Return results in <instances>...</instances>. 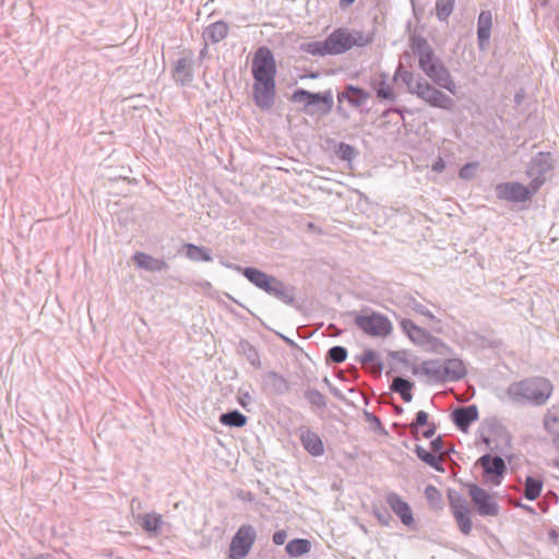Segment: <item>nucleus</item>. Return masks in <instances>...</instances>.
Masks as SVG:
<instances>
[{
	"instance_id": "obj_16",
	"label": "nucleus",
	"mask_w": 559,
	"mask_h": 559,
	"mask_svg": "<svg viewBox=\"0 0 559 559\" xmlns=\"http://www.w3.org/2000/svg\"><path fill=\"white\" fill-rule=\"evenodd\" d=\"M329 55L336 56L350 50L349 29L340 27L326 36Z\"/></svg>"
},
{
	"instance_id": "obj_12",
	"label": "nucleus",
	"mask_w": 559,
	"mask_h": 559,
	"mask_svg": "<svg viewBox=\"0 0 559 559\" xmlns=\"http://www.w3.org/2000/svg\"><path fill=\"white\" fill-rule=\"evenodd\" d=\"M497 197L500 200L510 202H525L528 201L538 190H533V186H524L520 182H506L499 183L496 187Z\"/></svg>"
},
{
	"instance_id": "obj_39",
	"label": "nucleus",
	"mask_w": 559,
	"mask_h": 559,
	"mask_svg": "<svg viewBox=\"0 0 559 559\" xmlns=\"http://www.w3.org/2000/svg\"><path fill=\"white\" fill-rule=\"evenodd\" d=\"M455 5V0H437L436 1V15L440 22H445L452 14Z\"/></svg>"
},
{
	"instance_id": "obj_54",
	"label": "nucleus",
	"mask_w": 559,
	"mask_h": 559,
	"mask_svg": "<svg viewBox=\"0 0 559 559\" xmlns=\"http://www.w3.org/2000/svg\"><path fill=\"white\" fill-rule=\"evenodd\" d=\"M287 538V533L284 530L276 531L273 536L272 540L275 545H283Z\"/></svg>"
},
{
	"instance_id": "obj_29",
	"label": "nucleus",
	"mask_w": 559,
	"mask_h": 559,
	"mask_svg": "<svg viewBox=\"0 0 559 559\" xmlns=\"http://www.w3.org/2000/svg\"><path fill=\"white\" fill-rule=\"evenodd\" d=\"M414 383L403 377H395L390 385V389L399 393L401 399L408 403L413 399L412 389Z\"/></svg>"
},
{
	"instance_id": "obj_61",
	"label": "nucleus",
	"mask_w": 559,
	"mask_h": 559,
	"mask_svg": "<svg viewBox=\"0 0 559 559\" xmlns=\"http://www.w3.org/2000/svg\"><path fill=\"white\" fill-rule=\"evenodd\" d=\"M356 0H340L341 9H346L352 5Z\"/></svg>"
},
{
	"instance_id": "obj_23",
	"label": "nucleus",
	"mask_w": 559,
	"mask_h": 559,
	"mask_svg": "<svg viewBox=\"0 0 559 559\" xmlns=\"http://www.w3.org/2000/svg\"><path fill=\"white\" fill-rule=\"evenodd\" d=\"M174 80L181 86L189 85L193 81V62L191 58H180L175 62L173 71Z\"/></svg>"
},
{
	"instance_id": "obj_26",
	"label": "nucleus",
	"mask_w": 559,
	"mask_h": 559,
	"mask_svg": "<svg viewBox=\"0 0 559 559\" xmlns=\"http://www.w3.org/2000/svg\"><path fill=\"white\" fill-rule=\"evenodd\" d=\"M445 382L459 381L466 374L464 362L459 358H449L443 361Z\"/></svg>"
},
{
	"instance_id": "obj_35",
	"label": "nucleus",
	"mask_w": 559,
	"mask_h": 559,
	"mask_svg": "<svg viewBox=\"0 0 559 559\" xmlns=\"http://www.w3.org/2000/svg\"><path fill=\"white\" fill-rule=\"evenodd\" d=\"M238 350L247 358L251 366L255 368H259L261 366L260 355L258 350L248 341H240Z\"/></svg>"
},
{
	"instance_id": "obj_47",
	"label": "nucleus",
	"mask_w": 559,
	"mask_h": 559,
	"mask_svg": "<svg viewBox=\"0 0 559 559\" xmlns=\"http://www.w3.org/2000/svg\"><path fill=\"white\" fill-rule=\"evenodd\" d=\"M371 35H366L361 31H349V43H350V49L355 46L357 47H365L369 45L372 41Z\"/></svg>"
},
{
	"instance_id": "obj_10",
	"label": "nucleus",
	"mask_w": 559,
	"mask_h": 559,
	"mask_svg": "<svg viewBox=\"0 0 559 559\" xmlns=\"http://www.w3.org/2000/svg\"><path fill=\"white\" fill-rule=\"evenodd\" d=\"M257 539V531L252 525H241L230 543V557L233 559L245 558Z\"/></svg>"
},
{
	"instance_id": "obj_11",
	"label": "nucleus",
	"mask_w": 559,
	"mask_h": 559,
	"mask_svg": "<svg viewBox=\"0 0 559 559\" xmlns=\"http://www.w3.org/2000/svg\"><path fill=\"white\" fill-rule=\"evenodd\" d=\"M477 465L483 468V476L488 483L499 486L507 472V464L499 455L484 454L477 460Z\"/></svg>"
},
{
	"instance_id": "obj_43",
	"label": "nucleus",
	"mask_w": 559,
	"mask_h": 559,
	"mask_svg": "<svg viewBox=\"0 0 559 559\" xmlns=\"http://www.w3.org/2000/svg\"><path fill=\"white\" fill-rule=\"evenodd\" d=\"M557 423H559V411H558L557 406H552L547 409V412L544 416V420H543L544 429L548 433L555 435L554 425Z\"/></svg>"
},
{
	"instance_id": "obj_17",
	"label": "nucleus",
	"mask_w": 559,
	"mask_h": 559,
	"mask_svg": "<svg viewBox=\"0 0 559 559\" xmlns=\"http://www.w3.org/2000/svg\"><path fill=\"white\" fill-rule=\"evenodd\" d=\"M298 432L301 445L310 455L321 456L324 454L323 441L317 432L305 426L299 427Z\"/></svg>"
},
{
	"instance_id": "obj_44",
	"label": "nucleus",
	"mask_w": 559,
	"mask_h": 559,
	"mask_svg": "<svg viewBox=\"0 0 559 559\" xmlns=\"http://www.w3.org/2000/svg\"><path fill=\"white\" fill-rule=\"evenodd\" d=\"M425 497L429 503V506L433 509L442 508V496L437 487L433 485H428L425 488Z\"/></svg>"
},
{
	"instance_id": "obj_57",
	"label": "nucleus",
	"mask_w": 559,
	"mask_h": 559,
	"mask_svg": "<svg viewBox=\"0 0 559 559\" xmlns=\"http://www.w3.org/2000/svg\"><path fill=\"white\" fill-rule=\"evenodd\" d=\"M437 427L435 424H428L427 429L423 431V437L426 439H430L436 433Z\"/></svg>"
},
{
	"instance_id": "obj_62",
	"label": "nucleus",
	"mask_w": 559,
	"mask_h": 559,
	"mask_svg": "<svg viewBox=\"0 0 559 559\" xmlns=\"http://www.w3.org/2000/svg\"><path fill=\"white\" fill-rule=\"evenodd\" d=\"M552 444L554 447L557 449V451L559 452V432L552 435Z\"/></svg>"
},
{
	"instance_id": "obj_41",
	"label": "nucleus",
	"mask_w": 559,
	"mask_h": 559,
	"mask_svg": "<svg viewBox=\"0 0 559 559\" xmlns=\"http://www.w3.org/2000/svg\"><path fill=\"white\" fill-rule=\"evenodd\" d=\"M453 516L459 525L460 531L464 535H469L472 531L469 510L454 512Z\"/></svg>"
},
{
	"instance_id": "obj_50",
	"label": "nucleus",
	"mask_w": 559,
	"mask_h": 559,
	"mask_svg": "<svg viewBox=\"0 0 559 559\" xmlns=\"http://www.w3.org/2000/svg\"><path fill=\"white\" fill-rule=\"evenodd\" d=\"M425 425H428V414L425 411H419L416 413L414 421L409 425V429L416 439H418L419 427Z\"/></svg>"
},
{
	"instance_id": "obj_2",
	"label": "nucleus",
	"mask_w": 559,
	"mask_h": 559,
	"mask_svg": "<svg viewBox=\"0 0 559 559\" xmlns=\"http://www.w3.org/2000/svg\"><path fill=\"white\" fill-rule=\"evenodd\" d=\"M227 267L242 274L252 285L263 290L267 295L276 298L285 305H294L295 302V288L278 280L273 275L253 267H242L238 264H227Z\"/></svg>"
},
{
	"instance_id": "obj_52",
	"label": "nucleus",
	"mask_w": 559,
	"mask_h": 559,
	"mask_svg": "<svg viewBox=\"0 0 559 559\" xmlns=\"http://www.w3.org/2000/svg\"><path fill=\"white\" fill-rule=\"evenodd\" d=\"M389 356L392 359H394V360H396V361H399V362H401V364H403L405 366H408V359H407L408 354H407L406 350L390 352Z\"/></svg>"
},
{
	"instance_id": "obj_25",
	"label": "nucleus",
	"mask_w": 559,
	"mask_h": 559,
	"mask_svg": "<svg viewBox=\"0 0 559 559\" xmlns=\"http://www.w3.org/2000/svg\"><path fill=\"white\" fill-rule=\"evenodd\" d=\"M138 519L150 537H157L165 524L163 516L155 512L140 514Z\"/></svg>"
},
{
	"instance_id": "obj_24",
	"label": "nucleus",
	"mask_w": 559,
	"mask_h": 559,
	"mask_svg": "<svg viewBox=\"0 0 559 559\" xmlns=\"http://www.w3.org/2000/svg\"><path fill=\"white\" fill-rule=\"evenodd\" d=\"M263 386L276 395H283L289 391V382L275 371H267L262 378Z\"/></svg>"
},
{
	"instance_id": "obj_9",
	"label": "nucleus",
	"mask_w": 559,
	"mask_h": 559,
	"mask_svg": "<svg viewBox=\"0 0 559 559\" xmlns=\"http://www.w3.org/2000/svg\"><path fill=\"white\" fill-rule=\"evenodd\" d=\"M468 495L480 516H497L499 514L500 507L498 502L484 488L471 484L468 485Z\"/></svg>"
},
{
	"instance_id": "obj_58",
	"label": "nucleus",
	"mask_w": 559,
	"mask_h": 559,
	"mask_svg": "<svg viewBox=\"0 0 559 559\" xmlns=\"http://www.w3.org/2000/svg\"><path fill=\"white\" fill-rule=\"evenodd\" d=\"M432 170L436 171V173H442L445 168V163L444 160L439 157L438 160H436L433 164H432Z\"/></svg>"
},
{
	"instance_id": "obj_36",
	"label": "nucleus",
	"mask_w": 559,
	"mask_h": 559,
	"mask_svg": "<svg viewBox=\"0 0 559 559\" xmlns=\"http://www.w3.org/2000/svg\"><path fill=\"white\" fill-rule=\"evenodd\" d=\"M381 80L376 85V94L377 97L384 100L394 102L396 96L391 87V85L386 82V74H380Z\"/></svg>"
},
{
	"instance_id": "obj_38",
	"label": "nucleus",
	"mask_w": 559,
	"mask_h": 559,
	"mask_svg": "<svg viewBox=\"0 0 559 559\" xmlns=\"http://www.w3.org/2000/svg\"><path fill=\"white\" fill-rule=\"evenodd\" d=\"M396 78H401L403 83L407 86L408 93L415 95L417 81L415 80V74L412 71L405 70L403 64L400 63L394 74V79Z\"/></svg>"
},
{
	"instance_id": "obj_53",
	"label": "nucleus",
	"mask_w": 559,
	"mask_h": 559,
	"mask_svg": "<svg viewBox=\"0 0 559 559\" xmlns=\"http://www.w3.org/2000/svg\"><path fill=\"white\" fill-rule=\"evenodd\" d=\"M374 515L377 516L378 521L381 524H383L385 526L390 525L391 515L385 509L384 510H376Z\"/></svg>"
},
{
	"instance_id": "obj_34",
	"label": "nucleus",
	"mask_w": 559,
	"mask_h": 559,
	"mask_svg": "<svg viewBox=\"0 0 559 559\" xmlns=\"http://www.w3.org/2000/svg\"><path fill=\"white\" fill-rule=\"evenodd\" d=\"M543 481L533 476H527L524 481V497L530 500H536L542 492Z\"/></svg>"
},
{
	"instance_id": "obj_13",
	"label": "nucleus",
	"mask_w": 559,
	"mask_h": 559,
	"mask_svg": "<svg viewBox=\"0 0 559 559\" xmlns=\"http://www.w3.org/2000/svg\"><path fill=\"white\" fill-rule=\"evenodd\" d=\"M411 47L414 53L418 56L419 68L424 73L428 71L429 67H433L442 61L436 56L433 48L421 35L414 34L411 37Z\"/></svg>"
},
{
	"instance_id": "obj_21",
	"label": "nucleus",
	"mask_w": 559,
	"mask_h": 559,
	"mask_svg": "<svg viewBox=\"0 0 559 559\" xmlns=\"http://www.w3.org/2000/svg\"><path fill=\"white\" fill-rule=\"evenodd\" d=\"M492 27V14L489 10H483L477 19V40L479 49L489 45Z\"/></svg>"
},
{
	"instance_id": "obj_5",
	"label": "nucleus",
	"mask_w": 559,
	"mask_h": 559,
	"mask_svg": "<svg viewBox=\"0 0 559 559\" xmlns=\"http://www.w3.org/2000/svg\"><path fill=\"white\" fill-rule=\"evenodd\" d=\"M400 326L407 337L415 344L431 352H441L447 345L427 330L415 324L411 319L402 318Z\"/></svg>"
},
{
	"instance_id": "obj_49",
	"label": "nucleus",
	"mask_w": 559,
	"mask_h": 559,
	"mask_svg": "<svg viewBox=\"0 0 559 559\" xmlns=\"http://www.w3.org/2000/svg\"><path fill=\"white\" fill-rule=\"evenodd\" d=\"M406 306L408 308H411L412 310H414L415 312L428 318L429 320L438 322V320L436 319L433 313L426 306H424L421 302H419L415 298H409L406 301Z\"/></svg>"
},
{
	"instance_id": "obj_60",
	"label": "nucleus",
	"mask_w": 559,
	"mask_h": 559,
	"mask_svg": "<svg viewBox=\"0 0 559 559\" xmlns=\"http://www.w3.org/2000/svg\"><path fill=\"white\" fill-rule=\"evenodd\" d=\"M251 401V395L246 392L242 394V396L239 399V404L242 406V407H246L247 404Z\"/></svg>"
},
{
	"instance_id": "obj_19",
	"label": "nucleus",
	"mask_w": 559,
	"mask_h": 559,
	"mask_svg": "<svg viewBox=\"0 0 559 559\" xmlns=\"http://www.w3.org/2000/svg\"><path fill=\"white\" fill-rule=\"evenodd\" d=\"M385 500L404 525L411 526L414 524V516L409 504L404 501L396 492H389L385 497Z\"/></svg>"
},
{
	"instance_id": "obj_1",
	"label": "nucleus",
	"mask_w": 559,
	"mask_h": 559,
	"mask_svg": "<svg viewBox=\"0 0 559 559\" xmlns=\"http://www.w3.org/2000/svg\"><path fill=\"white\" fill-rule=\"evenodd\" d=\"M251 72L254 79V104L262 110H269L273 107L276 97V62L270 48L264 46L258 48L252 59Z\"/></svg>"
},
{
	"instance_id": "obj_31",
	"label": "nucleus",
	"mask_w": 559,
	"mask_h": 559,
	"mask_svg": "<svg viewBox=\"0 0 559 559\" xmlns=\"http://www.w3.org/2000/svg\"><path fill=\"white\" fill-rule=\"evenodd\" d=\"M247 416L237 409L223 413L219 416V423L224 426L241 428L247 424Z\"/></svg>"
},
{
	"instance_id": "obj_46",
	"label": "nucleus",
	"mask_w": 559,
	"mask_h": 559,
	"mask_svg": "<svg viewBox=\"0 0 559 559\" xmlns=\"http://www.w3.org/2000/svg\"><path fill=\"white\" fill-rule=\"evenodd\" d=\"M305 399L308 401L309 404L317 408H325L326 407V400L325 396L316 389H310L305 392Z\"/></svg>"
},
{
	"instance_id": "obj_3",
	"label": "nucleus",
	"mask_w": 559,
	"mask_h": 559,
	"mask_svg": "<svg viewBox=\"0 0 559 559\" xmlns=\"http://www.w3.org/2000/svg\"><path fill=\"white\" fill-rule=\"evenodd\" d=\"M551 393L552 384L545 378L526 379L508 388V395L512 401L536 406L546 404Z\"/></svg>"
},
{
	"instance_id": "obj_45",
	"label": "nucleus",
	"mask_w": 559,
	"mask_h": 559,
	"mask_svg": "<svg viewBox=\"0 0 559 559\" xmlns=\"http://www.w3.org/2000/svg\"><path fill=\"white\" fill-rule=\"evenodd\" d=\"M448 498L453 514L457 511L469 510L466 500L455 490H449Z\"/></svg>"
},
{
	"instance_id": "obj_4",
	"label": "nucleus",
	"mask_w": 559,
	"mask_h": 559,
	"mask_svg": "<svg viewBox=\"0 0 559 559\" xmlns=\"http://www.w3.org/2000/svg\"><path fill=\"white\" fill-rule=\"evenodd\" d=\"M292 100L304 104V112L309 116L326 115L331 111L334 104L331 90H326L323 93H313L304 88H297L292 95Z\"/></svg>"
},
{
	"instance_id": "obj_37",
	"label": "nucleus",
	"mask_w": 559,
	"mask_h": 559,
	"mask_svg": "<svg viewBox=\"0 0 559 559\" xmlns=\"http://www.w3.org/2000/svg\"><path fill=\"white\" fill-rule=\"evenodd\" d=\"M187 257L192 261H212V255L209 249L193 243L187 245Z\"/></svg>"
},
{
	"instance_id": "obj_15",
	"label": "nucleus",
	"mask_w": 559,
	"mask_h": 559,
	"mask_svg": "<svg viewBox=\"0 0 559 559\" xmlns=\"http://www.w3.org/2000/svg\"><path fill=\"white\" fill-rule=\"evenodd\" d=\"M412 372L415 376L423 374L429 381L443 383L445 382V374L443 372V362L438 359L425 360L420 365H414Z\"/></svg>"
},
{
	"instance_id": "obj_56",
	"label": "nucleus",
	"mask_w": 559,
	"mask_h": 559,
	"mask_svg": "<svg viewBox=\"0 0 559 559\" xmlns=\"http://www.w3.org/2000/svg\"><path fill=\"white\" fill-rule=\"evenodd\" d=\"M431 450L436 453H439L443 450V441L439 436L430 442Z\"/></svg>"
},
{
	"instance_id": "obj_7",
	"label": "nucleus",
	"mask_w": 559,
	"mask_h": 559,
	"mask_svg": "<svg viewBox=\"0 0 559 559\" xmlns=\"http://www.w3.org/2000/svg\"><path fill=\"white\" fill-rule=\"evenodd\" d=\"M554 163L549 152H538L526 167V176L531 178L533 190H539L546 182V175L552 169Z\"/></svg>"
},
{
	"instance_id": "obj_59",
	"label": "nucleus",
	"mask_w": 559,
	"mask_h": 559,
	"mask_svg": "<svg viewBox=\"0 0 559 559\" xmlns=\"http://www.w3.org/2000/svg\"><path fill=\"white\" fill-rule=\"evenodd\" d=\"M472 167L471 164H466L464 165L461 169H460V177L463 178V179H467L469 177V168Z\"/></svg>"
},
{
	"instance_id": "obj_63",
	"label": "nucleus",
	"mask_w": 559,
	"mask_h": 559,
	"mask_svg": "<svg viewBox=\"0 0 559 559\" xmlns=\"http://www.w3.org/2000/svg\"><path fill=\"white\" fill-rule=\"evenodd\" d=\"M518 507L523 509V510H525V511H527L528 513H532V514L535 513L534 508H532L530 506H526V504H523V503H519Z\"/></svg>"
},
{
	"instance_id": "obj_33",
	"label": "nucleus",
	"mask_w": 559,
	"mask_h": 559,
	"mask_svg": "<svg viewBox=\"0 0 559 559\" xmlns=\"http://www.w3.org/2000/svg\"><path fill=\"white\" fill-rule=\"evenodd\" d=\"M362 365H369L373 374L380 376L383 370V364L372 349H366L358 359Z\"/></svg>"
},
{
	"instance_id": "obj_32",
	"label": "nucleus",
	"mask_w": 559,
	"mask_h": 559,
	"mask_svg": "<svg viewBox=\"0 0 559 559\" xmlns=\"http://www.w3.org/2000/svg\"><path fill=\"white\" fill-rule=\"evenodd\" d=\"M415 452L418 459H420L423 462L435 468L437 472H444V466L439 456L430 453L419 444H416Z\"/></svg>"
},
{
	"instance_id": "obj_42",
	"label": "nucleus",
	"mask_w": 559,
	"mask_h": 559,
	"mask_svg": "<svg viewBox=\"0 0 559 559\" xmlns=\"http://www.w3.org/2000/svg\"><path fill=\"white\" fill-rule=\"evenodd\" d=\"M334 153L340 159L348 163L352 162L357 155L355 147L344 142H340L335 146Z\"/></svg>"
},
{
	"instance_id": "obj_18",
	"label": "nucleus",
	"mask_w": 559,
	"mask_h": 559,
	"mask_svg": "<svg viewBox=\"0 0 559 559\" xmlns=\"http://www.w3.org/2000/svg\"><path fill=\"white\" fill-rule=\"evenodd\" d=\"M454 425L463 432H466L472 423L478 419V408L475 404L456 407L451 413Z\"/></svg>"
},
{
	"instance_id": "obj_28",
	"label": "nucleus",
	"mask_w": 559,
	"mask_h": 559,
	"mask_svg": "<svg viewBox=\"0 0 559 559\" xmlns=\"http://www.w3.org/2000/svg\"><path fill=\"white\" fill-rule=\"evenodd\" d=\"M228 25L224 21H217L211 23L202 34L204 41L217 44L222 41L228 35Z\"/></svg>"
},
{
	"instance_id": "obj_14",
	"label": "nucleus",
	"mask_w": 559,
	"mask_h": 559,
	"mask_svg": "<svg viewBox=\"0 0 559 559\" xmlns=\"http://www.w3.org/2000/svg\"><path fill=\"white\" fill-rule=\"evenodd\" d=\"M425 74L439 87L447 90L451 94L457 93V86L442 61L433 67H429Z\"/></svg>"
},
{
	"instance_id": "obj_20",
	"label": "nucleus",
	"mask_w": 559,
	"mask_h": 559,
	"mask_svg": "<svg viewBox=\"0 0 559 559\" xmlns=\"http://www.w3.org/2000/svg\"><path fill=\"white\" fill-rule=\"evenodd\" d=\"M480 427L484 429L486 435L493 438L495 443L502 442L507 445L510 444L511 436L497 417L486 418L481 423Z\"/></svg>"
},
{
	"instance_id": "obj_48",
	"label": "nucleus",
	"mask_w": 559,
	"mask_h": 559,
	"mask_svg": "<svg viewBox=\"0 0 559 559\" xmlns=\"http://www.w3.org/2000/svg\"><path fill=\"white\" fill-rule=\"evenodd\" d=\"M346 358L347 349L340 345L331 347L326 354V360L334 364H342Z\"/></svg>"
},
{
	"instance_id": "obj_40",
	"label": "nucleus",
	"mask_w": 559,
	"mask_h": 559,
	"mask_svg": "<svg viewBox=\"0 0 559 559\" xmlns=\"http://www.w3.org/2000/svg\"><path fill=\"white\" fill-rule=\"evenodd\" d=\"M304 51L312 56L324 57L329 55L326 38L324 40H314L304 44Z\"/></svg>"
},
{
	"instance_id": "obj_51",
	"label": "nucleus",
	"mask_w": 559,
	"mask_h": 559,
	"mask_svg": "<svg viewBox=\"0 0 559 559\" xmlns=\"http://www.w3.org/2000/svg\"><path fill=\"white\" fill-rule=\"evenodd\" d=\"M478 432L480 440L483 441V443L486 444L487 448H489L492 451L498 450V443H496V445H492V443H495L493 438L489 435H486L481 427H479Z\"/></svg>"
},
{
	"instance_id": "obj_55",
	"label": "nucleus",
	"mask_w": 559,
	"mask_h": 559,
	"mask_svg": "<svg viewBox=\"0 0 559 559\" xmlns=\"http://www.w3.org/2000/svg\"><path fill=\"white\" fill-rule=\"evenodd\" d=\"M365 417H366L367 421L374 425L376 428L382 429V424H381V420L379 417H377L376 415H373L372 413H369V412H365Z\"/></svg>"
},
{
	"instance_id": "obj_6",
	"label": "nucleus",
	"mask_w": 559,
	"mask_h": 559,
	"mask_svg": "<svg viewBox=\"0 0 559 559\" xmlns=\"http://www.w3.org/2000/svg\"><path fill=\"white\" fill-rule=\"evenodd\" d=\"M355 324L364 333L376 337H385L391 334L393 329L391 321L385 316L374 311L356 314Z\"/></svg>"
},
{
	"instance_id": "obj_30",
	"label": "nucleus",
	"mask_w": 559,
	"mask_h": 559,
	"mask_svg": "<svg viewBox=\"0 0 559 559\" xmlns=\"http://www.w3.org/2000/svg\"><path fill=\"white\" fill-rule=\"evenodd\" d=\"M285 549L290 557L298 558L310 551L311 543L305 538H295L287 543Z\"/></svg>"
},
{
	"instance_id": "obj_27",
	"label": "nucleus",
	"mask_w": 559,
	"mask_h": 559,
	"mask_svg": "<svg viewBox=\"0 0 559 559\" xmlns=\"http://www.w3.org/2000/svg\"><path fill=\"white\" fill-rule=\"evenodd\" d=\"M369 93L365 90L354 86L347 85L345 90L338 93V100L346 99L353 107H360L367 99L369 98Z\"/></svg>"
},
{
	"instance_id": "obj_8",
	"label": "nucleus",
	"mask_w": 559,
	"mask_h": 559,
	"mask_svg": "<svg viewBox=\"0 0 559 559\" xmlns=\"http://www.w3.org/2000/svg\"><path fill=\"white\" fill-rule=\"evenodd\" d=\"M415 95L435 108L451 111L454 106V100L450 96L423 78H419L416 82Z\"/></svg>"
},
{
	"instance_id": "obj_64",
	"label": "nucleus",
	"mask_w": 559,
	"mask_h": 559,
	"mask_svg": "<svg viewBox=\"0 0 559 559\" xmlns=\"http://www.w3.org/2000/svg\"><path fill=\"white\" fill-rule=\"evenodd\" d=\"M392 111L399 114L402 118H404V109L396 107L392 108Z\"/></svg>"
},
{
	"instance_id": "obj_22",
	"label": "nucleus",
	"mask_w": 559,
	"mask_h": 559,
	"mask_svg": "<svg viewBox=\"0 0 559 559\" xmlns=\"http://www.w3.org/2000/svg\"><path fill=\"white\" fill-rule=\"evenodd\" d=\"M132 260L138 267L150 272L166 271L169 267L165 260L154 258L141 251L135 252L132 257Z\"/></svg>"
}]
</instances>
